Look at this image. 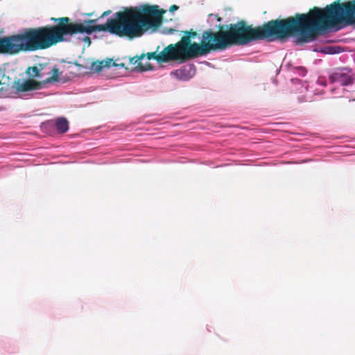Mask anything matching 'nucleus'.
I'll list each match as a JSON object with an SVG mask.
<instances>
[{"mask_svg":"<svg viewBox=\"0 0 355 355\" xmlns=\"http://www.w3.org/2000/svg\"><path fill=\"white\" fill-rule=\"evenodd\" d=\"M98 19L85 20L83 23L71 22L70 18H51L56 25H46L25 28L23 31L0 38V53L17 55L20 53L45 50L64 41V35L105 31L112 34V18L104 24L94 25Z\"/></svg>","mask_w":355,"mask_h":355,"instance_id":"obj_1","label":"nucleus"},{"mask_svg":"<svg viewBox=\"0 0 355 355\" xmlns=\"http://www.w3.org/2000/svg\"><path fill=\"white\" fill-rule=\"evenodd\" d=\"M224 27L219 25L217 32L212 29L205 31L200 43L191 42V38L185 35L176 44L186 59L189 60L234 45L245 46L254 41L279 40L275 19L256 27L248 25L244 20L226 26V30Z\"/></svg>","mask_w":355,"mask_h":355,"instance_id":"obj_2","label":"nucleus"},{"mask_svg":"<svg viewBox=\"0 0 355 355\" xmlns=\"http://www.w3.org/2000/svg\"><path fill=\"white\" fill-rule=\"evenodd\" d=\"M275 21L280 40L296 35L297 44L308 43L340 24L355 25V0H337L324 8L313 7L307 13Z\"/></svg>","mask_w":355,"mask_h":355,"instance_id":"obj_3","label":"nucleus"},{"mask_svg":"<svg viewBox=\"0 0 355 355\" xmlns=\"http://www.w3.org/2000/svg\"><path fill=\"white\" fill-rule=\"evenodd\" d=\"M52 73V76L46 78L45 80L41 82H37L33 79H28L22 83H17L16 89L19 92H28L32 90H37L42 88V87L49 83L57 82L59 80V69L54 67L51 69L49 73Z\"/></svg>","mask_w":355,"mask_h":355,"instance_id":"obj_4","label":"nucleus"},{"mask_svg":"<svg viewBox=\"0 0 355 355\" xmlns=\"http://www.w3.org/2000/svg\"><path fill=\"white\" fill-rule=\"evenodd\" d=\"M159 58L161 59V63L171 61H178L180 63H183L188 60L176 43L168 45L160 51Z\"/></svg>","mask_w":355,"mask_h":355,"instance_id":"obj_5","label":"nucleus"},{"mask_svg":"<svg viewBox=\"0 0 355 355\" xmlns=\"http://www.w3.org/2000/svg\"><path fill=\"white\" fill-rule=\"evenodd\" d=\"M354 78L346 69H342L336 71L329 76L331 83L345 86L352 84Z\"/></svg>","mask_w":355,"mask_h":355,"instance_id":"obj_6","label":"nucleus"},{"mask_svg":"<svg viewBox=\"0 0 355 355\" xmlns=\"http://www.w3.org/2000/svg\"><path fill=\"white\" fill-rule=\"evenodd\" d=\"M191 71H193V73H194L195 67L193 64L189 66H184L181 69L171 72V74L174 75L178 80H187L193 76V74H191Z\"/></svg>","mask_w":355,"mask_h":355,"instance_id":"obj_7","label":"nucleus"},{"mask_svg":"<svg viewBox=\"0 0 355 355\" xmlns=\"http://www.w3.org/2000/svg\"><path fill=\"white\" fill-rule=\"evenodd\" d=\"M45 67L40 64L39 67L33 66L28 67L26 73L29 74V76L38 78H42L45 74H49L48 72L44 73L42 71L44 69ZM51 71V70L49 71V73ZM51 76H52V73H50Z\"/></svg>","mask_w":355,"mask_h":355,"instance_id":"obj_8","label":"nucleus"},{"mask_svg":"<svg viewBox=\"0 0 355 355\" xmlns=\"http://www.w3.org/2000/svg\"><path fill=\"white\" fill-rule=\"evenodd\" d=\"M145 57V54H141L140 56H135L133 58H130V63L135 66V68L137 69H139L141 71H146L148 69H151V67H145L143 66L141 63V60Z\"/></svg>","mask_w":355,"mask_h":355,"instance_id":"obj_9","label":"nucleus"},{"mask_svg":"<svg viewBox=\"0 0 355 355\" xmlns=\"http://www.w3.org/2000/svg\"><path fill=\"white\" fill-rule=\"evenodd\" d=\"M55 125L60 133H64L69 129V123L65 118H58L55 121Z\"/></svg>","mask_w":355,"mask_h":355,"instance_id":"obj_10","label":"nucleus"},{"mask_svg":"<svg viewBox=\"0 0 355 355\" xmlns=\"http://www.w3.org/2000/svg\"><path fill=\"white\" fill-rule=\"evenodd\" d=\"M9 85V78L4 74V78L0 80V92L8 90Z\"/></svg>","mask_w":355,"mask_h":355,"instance_id":"obj_11","label":"nucleus"},{"mask_svg":"<svg viewBox=\"0 0 355 355\" xmlns=\"http://www.w3.org/2000/svg\"><path fill=\"white\" fill-rule=\"evenodd\" d=\"M159 48V46L157 47L156 51L148 53L146 54L147 58L148 60L153 59V60H156L158 63H161V59L159 58L160 52L159 53H157Z\"/></svg>","mask_w":355,"mask_h":355,"instance_id":"obj_12","label":"nucleus"},{"mask_svg":"<svg viewBox=\"0 0 355 355\" xmlns=\"http://www.w3.org/2000/svg\"><path fill=\"white\" fill-rule=\"evenodd\" d=\"M103 62L102 61L93 62L91 66V69L96 72L101 71L103 68Z\"/></svg>","mask_w":355,"mask_h":355,"instance_id":"obj_13","label":"nucleus"},{"mask_svg":"<svg viewBox=\"0 0 355 355\" xmlns=\"http://www.w3.org/2000/svg\"><path fill=\"white\" fill-rule=\"evenodd\" d=\"M102 62H103V68L110 67L112 66V62H114V61L112 59H107V60H102Z\"/></svg>","mask_w":355,"mask_h":355,"instance_id":"obj_14","label":"nucleus"},{"mask_svg":"<svg viewBox=\"0 0 355 355\" xmlns=\"http://www.w3.org/2000/svg\"><path fill=\"white\" fill-rule=\"evenodd\" d=\"M184 33L191 38H194L197 36V33L192 29L185 31Z\"/></svg>","mask_w":355,"mask_h":355,"instance_id":"obj_15","label":"nucleus"},{"mask_svg":"<svg viewBox=\"0 0 355 355\" xmlns=\"http://www.w3.org/2000/svg\"><path fill=\"white\" fill-rule=\"evenodd\" d=\"M112 66L113 67H120L121 68H126L125 66V64L123 62H116V61H114V62H112Z\"/></svg>","mask_w":355,"mask_h":355,"instance_id":"obj_16","label":"nucleus"},{"mask_svg":"<svg viewBox=\"0 0 355 355\" xmlns=\"http://www.w3.org/2000/svg\"><path fill=\"white\" fill-rule=\"evenodd\" d=\"M297 70L300 71V73L302 75V76H304L306 73V70L305 68L302 67H300L299 68H297Z\"/></svg>","mask_w":355,"mask_h":355,"instance_id":"obj_17","label":"nucleus"},{"mask_svg":"<svg viewBox=\"0 0 355 355\" xmlns=\"http://www.w3.org/2000/svg\"><path fill=\"white\" fill-rule=\"evenodd\" d=\"M179 7L176 5H172L170 8H169V11L170 12H174L177 10H178Z\"/></svg>","mask_w":355,"mask_h":355,"instance_id":"obj_18","label":"nucleus"},{"mask_svg":"<svg viewBox=\"0 0 355 355\" xmlns=\"http://www.w3.org/2000/svg\"><path fill=\"white\" fill-rule=\"evenodd\" d=\"M111 13V10H107V11H105L101 15V17L98 18H103L105 16H107L108 15H110Z\"/></svg>","mask_w":355,"mask_h":355,"instance_id":"obj_19","label":"nucleus"},{"mask_svg":"<svg viewBox=\"0 0 355 355\" xmlns=\"http://www.w3.org/2000/svg\"><path fill=\"white\" fill-rule=\"evenodd\" d=\"M209 16H214L218 21H221L222 19L218 15L210 14Z\"/></svg>","mask_w":355,"mask_h":355,"instance_id":"obj_20","label":"nucleus"},{"mask_svg":"<svg viewBox=\"0 0 355 355\" xmlns=\"http://www.w3.org/2000/svg\"><path fill=\"white\" fill-rule=\"evenodd\" d=\"M84 41L88 42L89 44L91 43L90 38L87 36L85 37Z\"/></svg>","mask_w":355,"mask_h":355,"instance_id":"obj_21","label":"nucleus"},{"mask_svg":"<svg viewBox=\"0 0 355 355\" xmlns=\"http://www.w3.org/2000/svg\"><path fill=\"white\" fill-rule=\"evenodd\" d=\"M4 78V73L0 71V80Z\"/></svg>","mask_w":355,"mask_h":355,"instance_id":"obj_22","label":"nucleus"},{"mask_svg":"<svg viewBox=\"0 0 355 355\" xmlns=\"http://www.w3.org/2000/svg\"><path fill=\"white\" fill-rule=\"evenodd\" d=\"M174 31H175V30H173V29H169V30L168 31V33L172 34V33H174Z\"/></svg>","mask_w":355,"mask_h":355,"instance_id":"obj_23","label":"nucleus"},{"mask_svg":"<svg viewBox=\"0 0 355 355\" xmlns=\"http://www.w3.org/2000/svg\"><path fill=\"white\" fill-rule=\"evenodd\" d=\"M87 15H88V16H91V15H92V13L87 14Z\"/></svg>","mask_w":355,"mask_h":355,"instance_id":"obj_24","label":"nucleus"}]
</instances>
